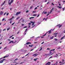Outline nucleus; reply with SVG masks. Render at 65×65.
I'll use <instances>...</instances> for the list:
<instances>
[{
    "label": "nucleus",
    "mask_w": 65,
    "mask_h": 65,
    "mask_svg": "<svg viewBox=\"0 0 65 65\" xmlns=\"http://www.w3.org/2000/svg\"><path fill=\"white\" fill-rule=\"evenodd\" d=\"M52 31H53V30L52 29L50 30L49 31H48L44 35H43V36H45V35H46V34L47 33H48V34H51V33H52Z\"/></svg>",
    "instance_id": "nucleus-1"
},
{
    "label": "nucleus",
    "mask_w": 65,
    "mask_h": 65,
    "mask_svg": "<svg viewBox=\"0 0 65 65\" xmlns=\"http://www.w3.org/2000/svg\"><path fill=\"white\" fill-rule=\"evenodd\" d=\"M14 0H11V1L10 2V3L9 2L8 3L9 4V5H11V4L12 3H13V1Z\"/></svg>",
    "instance_id": "nucleus-2"
},
{
    "label": "nucleus",
    "mask_w": 65,
    "mask_h": 65,
    "mask_svg": "<svg viewBox=\"0 0 65 65\" xmlns=\"http://www.w3.org/2000/svg\"><path fill=\"white\" fill-rule=\"evenodd\" d=\"M30 22L31 23H32V26H33V25H34V24H35V22L34 21V22H33L32 21H30Z\"/></svg>",
    "instance_id": "nucleus-3"
},
{
    "label": "nucleus",
    "mask_w": 65,
    "mask_h": 65,
    "mask_svg": "<svg viewBox=\"0 0 65 65\" xmlns=\"http://www.w3.org/2000/svg\"><path fill=\"white\" fill-rule=\"evenodd\" d=\"M51 64V62H48L45 65H50Z\"/></svg>",
    "instance_id": "nucleus-4"
},
{
    "label": "nucleus",
    "mask_w": 65,
    "mask_h": 65,
    "mask_svg": "<svg viewBox=\"0 0 65 65\" xmlns=\"http://www.w3.org/2000/svg\"><path fill=\"white\" fill-rule=\"evenodd\" d=\"M20 13H21V12H17L16 13V15H18V14H20Z\"/></svg>",
    "instance_id": "nucleus-5"
},
{
    "label": "nucleus",
    "mask_w": 65,
    "mask_h": 65,
    "mask_svg": "<svg viewBox=\"0 0 65 65\" xmlns=\"http://www.w3.org/2000/svg\"><path fill=\"white\" fill-rule=\"evenodd\" d=\"M6 2V1H4V2L3 3H2V4L1 5V6H2L4 4H5V3Z\"/></svg>",
    "instance_id": "nucleus-6"
},
{
    "label": "nucleus",
    "mask_w": 65,
    "mask_h": 65,
    "mask_svg": "<svg viewBox=\"0 0 65 65\" xmlns=\"http://www.w3.org/2000/svg\"><path fill=\"white\" fill-rule=\"evenodd\" d=\"M38 55L37 54H34L33 55V56H34V57H36Z\"/></svg>",
    "instance_id": "nucleus-7"
},
{
    "label": "nucleus",
    "mask_w": 65,
    "mask_h": 65,
    "mask_svg": "<svg viewBox=\"0 0 65 65\" xmlns=\"http://www.w3.org/2000/svg\"><path fill=\"white\" fill-rule=\"evenodd\" d=\"M55 50V49L51 50V51H50V54H51V51H54Z\"/></svg>",
    "instance_id": "nucleus-8"
},
{
    "label": "nucleus",
    "mask_w": 65,
    "mask_h": 65,
    "mask_svg": "<svg viewBox=\"0 0 65 65\" xmlns=\"http://www.w3.org/2000/svg\"><path fill=\"white\" fill-rule=\"evenodd\" d=\"M31 44V43H30V42H27V43H26V44Z\"/></svg>",
    "instance_id": "nucleus-9"
},
{
    "label": "nucleus",
    "mask_w": 65,
    "mask_h": 65,
    "mask_svg": "<svg viewBox=\"0 0 65 65\" xmlns=\"http://www.w3.org/2000/svg\"><path fill=\"white\" fill-rule=\"evenodd\" d=\"M3 13V12H2V11H1L0 12V14H1V15H2Z\"/></svg>",
    "instance_id": "nucleus-10"
},
{
    "label": "nucleus",
    "mask_w": 65,
    "mask_h": 65,
    "mask_svg": "<svg viewBox=\"0 0 65 65\" xmlns=\"http://www.w3.org/2000/svg\"><path fill=\"white\" fill-rule=\"evenodd\" d=\"M27 30H28V28H27L25 30V32H27Z\"/></svg>",
    "instance_id": "nucleus-11"
},
{
    "label": "nucleus",
    "mask_w": 65,
    "mask_h": 65,
    "mask_svg": "<svg viewBox=\"0 0 65 65\" xmlns=\"http://www.w3.org/2000/svg\"><path fill=\"white\" fill-rule=\"evenodd\" d=\"M37 59H38V58L34 59V61H36V60H37Z\"/></svg>",
    "instance_id": "nucleus-12"
},
{
    "label": "nucleus",
    "mask_w": 65,
    "mask_h": 65,
    "mask_svg": "<svg viewBox=\"0 0 65 65\" xmlns=\"http://www.w3.org/2000/svg\"><path fill=\"white\" fill-rule=\"evenodd\" d=\"M53 37H54V36H53L52 37L50 38V39H53Z\"/></svg>",
    "instance_id": "nucleus-13"
},
{
    "label": "nucleus",
    "mask_w": 65,
    "mask_h": 65,
    "mask_svg": "<svg viewBox=\"0 0 65 65\" xmlns=\"http://www.w3.org/2000/svg\"><path fill=\"white\" fill-rule=\"evenodd\" d=\"M18 60V58H16V59H15V60H14V61H17V60Z\"/></svg>",
    "instance_id": "nucleus-14"
},
{
    "label": "nucleus",
    "mask_w": 65,
    "mask_h": 65,
    "mask_svg": "<svg viewBox=\"0 0 65 65\" xmlns=\"http://www.w3.org/2000/svg\"><path fill=\"white\" fill-rule=\"evenodd\" d=\"M62 26V25H59V28H60V27H61Z\"/></svg>",
    "instance_id": "nucleus-15"
},
{
    "label": "nucleus",
    "mask_w": 65,
    "mask_h": 65,
    "mask_svg": "<svg viewBox=\"0 0 65 65\" xmlns=\"http://www.w3.org/2000/svg\"><path fill=\"white\" fill-rule=\"evenodd\" d=\"M3 62V61L1 60V61H0V63H2Z\"/></svg>",
    "instance_id": "nucleus-16"
},
{
    "label": "nucleus",
    "mask_w": 65,
    "mask_h": 65,
    "mask_svg": "<svg viewBox=\"0 0 65 65\" xmlns=\"http://www.w3.org/2000/svg\"><path fill=\"white\" fill-rule=\"evenodd\" d=\"M9 56V55H8V56H4V57H8Z\"/></svg>",
    "instance_id": "nucleus-17"
},
{
    "label": "nucleus",
    "mask_w": 65,
    "mask_h": 65,
    "mask_svg": "<svg viewBox=\"0 0 65 65\" xmlns=\"http://www.w3.org/2000/svg\"><path fill=\"white\" fill-rule=\"evenodd\" d=\"M33 18H34V17H31V18H29V19H33Z\"/></svg>",
    "instance_id": "nucleus-18"
},
{
    "label": "nucleus",
    "mask_w": 65,
    "mask_h": 65,
    "mask_svg": "<svg viewBox=\"0 0 65 65\" xmlns=\"http://www.w3.org/2000/svg\"><path fill=\"white\" fill-rule=\"evenodd\" d=\"M57 7H58L59 8L61 9V7L57 6Z\"/></svg>",
    "instance_id": "nucleus-19"
},
{
    "label": "nucleus",
    "mask_w": 65,
    "mask_h": 65,
    "mask_svg": "<svg viewBox=\"0 0 65 65\" xmlns=\"http://www.w3.org/2000/svg\"><path fill=\"white\" fill-rule=\"evenodd\" d=\"M4 58H5V57H4L3 58H0V60H1L2 59H4Z\"/></svg>",
    "instance_id": "nucleus-20"
},
{
    "label": "nucleus",
    "mask_w": 65,
    "mask_h": 65,
    "mask_svg": "<svg viewBox=\"0 0 65 65\" xmlns=\"http://www.w3.org/2000/svg\"><path fill=\"white\" fill-rule=\"evenodd\" d=\"M4 58H5V57H4L3 58H0V60H1L2 59H4Z\"/></svg>",
    "instance_id": "nucleus-21"
},
{
    "label": "nucleus",
    "mask_w": 65,
    "mask_h": 65,
    "mask_svg": "<svg viewBox=\"0 0 65 65\" xmlns=\"http://www.w3.org/2000/svg\"><path fill=\"white\" fill-rule=\"evenodd\" d=\"M13 36V35H12V36H11L10 37H9V38H11V37H12Z\"/></svg>",
    "instance_id": "nucleus-22"
},
{
    "label": "nucleus",
    "mask_w": 65,
    "mask_h": 65,
    "mask_svg": "<svg viewBox=\"0 0 65 65\" xmlns=\"http://www.w3.org/2000/svg\"><path fill=\"white\" fill-rule=\"evenodd\" d=\"M11 42H12V43H13V42H14L13 41H11Z\"/></svg>",
    "instance_id": "nucleus-23"
},
{
    "label": "nucleus",
    "mask_w": 65,
    "mask_h": 65,
    "mask_svg": "<svg viewBox=\"0 0 65 65\" xmlns=\"http://www.w3.org/2000/svg\"><path fill=\"white\" fill-rule=\"evenodd\" d=\"M63 38H64V37H63L61 38V40H62V39H63Z\"/></svg>",
    "instance_id": "nucleus-24"
},
{
    "label": "nucleus",
    "mask_w": 65,
    "mask_h": 65,
    "mask_svg": "<svg viewBox=\"0 0 65 65\" xmlns=\"http://www.w3.org/2000/svg\"><path fill=\"white\" fill-rule=\"evenodd\" d=\"M9 29H10V28H7V31H8V30H9Z\"/></svg>",
    "instance_id": "nucleus-25"
},
{
    "label": "nucleus",
    "mask_w": 65,
    "mask_h": 65,
    "mask_svg": "<svg viewBox=\"0 0 65 65\" xmlns=\"http://www.w3.org/2000/svg\"><path fill=\"white\" fill-rule=\"evenodd\" d=\"M27 28V27L26 26H25L23 27V29L24 28Z\"/></svg>",
    "instance_id": "nucleus-26"
},
{
    "label": "nucleus",
    "mask_w": 65,
    "mask_h": 65,
    "mask_svg": "<svg viewBox=\"0 0 65 65\" xmlns=\"http://www.w3.org/2000/svg\"><path fill=\"white\" fill-rule=\"evenodd\" d=\"M14 24H15V22H14L12 24V25H13Z\"/></svg>",
    "instance_id": "nucleus-27"
},
{
    "label": "nucleus",
    "mask_w": 65,
    "mask_h": 65,
    "mask_svg": "<svg viewBox=\"0 0 65 65\" xmlns=\"http://www.w3.org/2000/svg\"><path fill=\"white\" fill-rule=\"evenodd\" d=\"M37 15L36 14H34L33 15V16H36Z\"/></svg>",
    "instance_id": "nucleus-28"
},
{
    "label": "nucleus",
    "mask_w": 65,
    "mask_h": 65,
    "mask_svg": "<svg viewBox=\"0 0 65 65\" xmlns=\"http://www.w3.org/2000/svg\"><path fill=\"white\" fill-rule=\"evenodd\" d=\"M33 13H35V12H36V11H34L32 12Z\"/></svg>",
    "instance_id": "nucleus-29"
},
{
    "label": "nucleus",
    "mask_w": 65,
    "mask_h": 65,
    "mask_svg": "<svg viewBox=\"0 0 65 65\" xmlns=\"http://www.w3.org/2000/svg\"><path fill=\"white\" fill-rule=\"evenodd\" d=\"M5 60V59H4L2 60V61H4Z\"/></svg>",
    "instance_id": "nucleus-30"
},
{
    "label": "nucleus",
    "mask_w": 65,
    "mask_h": 65,
    "mask_svg": "<svg viewBox=\"0 0 65 65\" xmlns=\"http://www.w3.org/2000/svg\"><path fill=\"white\" fill-rule=\"evenodd\" d=\"M46 50H50V48H47Z\"/></svg>",
    "instance_id": "nucleus-31"
},
{
    "label": "nucleus",
    "mask_w": 65,
    "mask_h": 65,
    "mask_svg": "<svg viewBox=\"0 0 65 65\" xmlns=\"http://www.w3.org/2000/svg\"><path fill=\"white\" fill-rule=\"evenodd\" d=\"M47 13V12H44V14H46Z\"/></svg>",
    "instance_id": "nucleus-32"
},
{
    "label": "nucleus",
    "mask_w": 65,
    "mask_h": 65,
    "mask_svg": "<svg viewBox=\"0 0 65 65\" xmlns=\"http://www.w3.org/2000/svg\"><path fill=\"white\" fill-rule=\"evenodd\" d=\"M29 12V10H28L26 11V13H27V12Z\"/></svg>",
    "instance_id": "nucleus-33"
},
{
    "label": "nucleus",
    "mask_w": 65,
    "mask_h": 65,
    "mask_svg": "<svg viewBox=\"0 0 65 65\" xmlns=\"http://www.w3.org/2000/svg\"><path fill=\"white\" fill-rule=\"evenodd\" d=\"M10 43H11V41H10V42L8 44H10Z\"/></svg>",
    "instance_id": "nucleus-34"
},
{
    "label": "nucleus",
    "mask_w": 65,
    "mask_h": 65,
    "mask_svg": "<svg viewBox=\"0 0 65 65\" xmlns=\"http://www.w3.org/2000/svg\"><path fill=\"white\" fill-rule=\"evenodd\" d=\"M37 9V7H36L34 9L35 10L36 9Z\"/></svg>",
    "instance_id": "nucleus-35"
},
{
    "label": "nucleus",
    "mask_w": 65,
    "mask_h": 65,
    "mask_svg": "<svg viewBox=\"0 0 65 65\" xmlns=\"http://www.w3.org/2000/svg\"><path fill=\"white\" fill-rule=\"evenodd\" d=\"M6 13V12H5L4 14V15H5Z\"/></svg>",
    "instance_id": "nucleus-36"
},
{
    "label": "nucleus",
    "mask_w": 65,
    "mask_h": 65,
    "mask_svg": "<svg viewBox=\"0 0 65 65\" xmlns=\"http://www.w3.org/2000/svg\"><path fill=\"white\" fill-rule=\"evenodd\" d=\"M8 14H9V13H7L6 15L7 16V15H8Z\"/></svg>",
    "instance_id": "nucleus-37"
},
{
    "label": "nucleus",
    "mask_w": 65,
    "mask_h": 65,
    "mask_svg": "<svg viewBox=\"0 0 65 65\" xmlns=\"http://www.w3.org/2000/svg\"><path fill=\"white\" fill-rule=\"evenodd\" d=\"M22 26H24V24H22Z\"/></svg>",
    "instance_id": "nucleus-38"
},
{
    "label": "nucleus",
    "mask_w": 65,
    "mask_h": 65,
    "mask_svg": "<svg viewBox=\"0 0 65 65\" xmlns=\"http://www.w3.org/2000/svg\"><path fill=\"white\" fill-rule=\"evenodd\" d=\"M57 64H58V62H56V63H55V64L54 65H57Z\"/></svg>",
    "instance_id": "nucleus-39"
},
{
    "label": "nucleus",
    "mask_w": 65,
    "mask_h": 65,
    "mask_svg": "<svg viewBox=\"0 0 65 65\" xmlns=\"http://www.w3.org/2000/svg\"><path fill=\"white\" fill-rule=\"evenodd\" d=\"M55 40L56 41H57V39H55Z\"/></svg>",
    "instance_id": "nucleus-40"
},
{
    "label": "nucleus",
    "mask_w": 65,
    "mask_h": 65,
    "mask_svg": "<svg viewBox=\"0 0 65 65\" xmlns=\"http://www.w3.org/2000/svg\"><path fill=\"white\" fill-rule=\"evenodd\" d=\"M33 46V44H31L30 47H32V46Z\"/></svg>",
    "instance_id": "nucleus-41"
},
{
    "label": "nucleus",
    "mask_w": 65,
    "mask_h": 65,
    "mask_svg": "<svg viewBox=\"0 0 65 65\" xmlns=\"http://www.w3.org/2000/svg\"><path fill=\"white\" fill-rule=\"evenodd\" d=\"M7 48V47H5L4 48V50H5V49H6V48Z\"/></svg>",
    "instance_id": "nucleus-42"
},
{
    "label": "nucleus",
    "mask_w": 65,
    "mask_h": 65,
    "mask_svg": "<svg viewBox=\"0 0 65 65\" xmlns=\"http://www.w3.org/2000/svg\"><path fill=\"white\" fill-rule=\"evenodd\" d=\"M54 8H52V9H51V11H52V10H53V9H54Z\"/></svg>",
    "instance_id": "nucleus-43"
},
{
    "label": "nucleus",
    "mask_w": 65,
    "mask_h": 65,
    "mask_svg": "<svg viewBox=\"0 0 65 65\" xmlns=\"http://www.w3.org/2000/svg\"><path fill=\"white\" fill-rule=\"evenodd\" d=\"M12 20V18H11L10 19L9 21H11V20Z\"/></svg>",
    "instance_id": "nucleus-44"
},
{
    "label": "nucleus",
    "mask_w": 65,
    "mask_h": 65,
    "mask_svg": "<svg viewBox=\"0 0 65 65\" xmlns=\"http://www.w3.org/2000/svg\"><path fill=\"white\" fill-rule=\"evenodd\" d=\"M35 25H34L32 27V28H33V27H35Z\"/></svg>",
    "instance_id": "nucleus-45"
},
{
    "label": "nucleus",
    "mask_w": 65,
    "mask_h": 65,
    "mask_svg": "<svg viewBox=\"0 0 65 65\" xmlns=\"http://www.w3.org/2000/svg\"><path fill=\"white\" fill-rule=\"evenodd\" d=\"M52 12V11H50V14Z\"/></svg>",
    "instance_id": "nucleus-46"
},
{
    "label": "nucleus",
    "mask_w": 65,
    "mask_h": 65,
    "mask_svg": "<svg viewBox=\"0 0 65 65\" xmlns=\"http://www.w3.org/2000/svg\"><path fill=\"white\" fill-rule=\"evenodd\" d=\"M4 20H5V19H4V18H3L2 20V21H4Z\"/></svg>",
    "instance_id": "nucleus-47"
},
{
    "label": "nucleus",
    "mask_w": 65,
    "mask_h": 65,
    "mask_svg": "<svg viewBox=\"0 0 65 65\" xmlns=\"http://www.w3.org/2000/svg\"><path fill=\"white\" fill-rule=\"evenodd\" d=\"M37 43V42H34V43Z\"/></svg>",
    "instance_id": "nucleus-48"
},
{
    "label": "nucleus",
    "mask_w": 65,
    "mask_h": 65,
    "mask_svg": "<svg viewBox=\"0 0 65 65\" xmlns=\"http://www.w3.org/2000/svg\"><path fill=\"white\" fill-rule=\"evenodd\" d=\"M28 25H31V23H28Z\"/></svg>",
    "instance_id": "nucleus-49"
},
{
    "label": "nucleus",
    "mask_w": 65,
    "mask_h": 65,
    "mask_svg": "<svg viewBox=\"0 0 65 65\" xmlns=\"http://www.w3.org/2000/svg\"><path fill=\"white\" fill-rule=\"evenodd\" d=\"M19 17H18V18L16 19L17 20H18V19H19Z\"/></svg>",
    "instance_id": "nucleus-50"
},
{
    "label": "nucleus",
    "mask_w": 65,
    "mask_h": 65,
    "mask_svg": "<svg viewBox=\"0 0 65 65\" xmlns=\"http://www.w3.org/2000/svg\"><path fill=\"white\" fill-rule=\"evenodd\" d=\"M28 27H29V28H30L31 27V26H30V25H29Z\"/></svg>",
    "instance_id": "nucleus-51"
},
{
    "label": "nucleus",
    "mask_w": 65,
    "mask_h": 65,
    "mask_svg": "<svg viewBox=\"0 0 65 65\" xmlns=\"http://www.w3.org/2000/svg\"><path fill=\"white\" fill-rule=\"evenodd\" d=\"M39 14L38 16H37V18H38V17H39Z\"/></svg>",
    "instance_id": "nucleus-52"
},
{
    "label": "nucleus",
    "mask_w": 65,
    "mask_h": 65,
    "mask_svg": "<svg viewBox=\"0 0 65 65\" xmlns=\"http://www.w3.org/2000/svg\"><path fill=\"white\" fill-rule=\"evenodd\" d=\"M8 41H10V39H8Z\"/></svg>",
    "instance_id": "nucleus-53"
},
{
    "label": "nucleus",
    "mask_w": 65,
    "mask_h": 65,
    "mask_svg": "<svg viewBox=\"0 0 65 65\" xmlns=\"http://www.w3.org/2000/svg\"><path fill=\"white\" fill-rule=\"evenodd\" d=\"M29 54V53L28 54H27L25 56H27V55H28Z\"/></svg>",
    "instance_id": "nucleus-54"
},
{
    "label": "nucleus",
    "mask_w": 65,
    "mask_h": 65,
    "mask_svg": "<svg viewBox=\"0 0 65 65\" xmlns=\"http://www.w3.org/2000/svg\"><path fill=\"white\" fill-rule=\"evenodd\" d=\"M24 63V62H21L20 63V64H23V63Z\"/></svg>",
    "instance_id": "nucleus-55"
},
{
    "label": "nucleus",
    "mask_w": 65,
    "mask_h": 65,
    "mask_svg": "<svg viewBox=\"0 0 65 65\" xmlns=\"http://www.w3.org/2000/svg\"><path fill=\"white\" fill-rule=\"evenodd\" d=\"M62 9L63 10V11H64V8H63Z\"/></svg>",
    "instance_id": "nucleus-56"
},
{
    "label": "nucleus",
    "mask_w": 65,
    "mask_h": 65,
    "mask_svg": "<svg viewBox=\"0 0 65 65\" xmlns=\"http://www.w3.org/2000/svg\"><path fill=\"white\" fill-rule=\"evenodd\" d=\"M14 37H12V39H14Z\"/></svg>",
    "instance_id": "nucleus-57"
},
{
    "label": "nucleus",
    "mask_w": 65,
    "mask_h": 65,
    "mask_svg": "<svg viewBox=\"0 0 65 65\" xmlns=\"http://www.w3.org/2000/svg\"><path fill=\"white\" fill-rule=\"evenodd\" d=\"M43 43H44V42H42L41 44H43Z\"/></svg>",
    "instance_id": "nucleus-58"
},
{
    "label": "nucleus",
    "mask_w": 65,
    "mask_h": 65,
    "mask_svg": "<svg viewBox=\"0 0 65 65\" xmlns=\"http://www.w3.org/2000/svg\"><path fill=\"white\" fill-rule=\"evenodd\" d=\"M49 14H49V13L47 15V16H48V15H49Z\"/></svg>",
    "instance_id": "nucleus-59"
},
{
    "label": "nucleus",
    "mask_w": 65,
    "mask_h": 65,
    "mask_svg": "<svg viewBox=\"0 0 65 65\" xmlns=\"http://www.w3.org/2000/svg\"><path fill=\"white\" fill-rule=\"evenodd\" d=\"M6 30V29H4L3 30V31H5Z\"/></svg>",
    "instance_id": "nucleus-60"
},
{
    "label": "nucleus",
    "mask_w": 65,
    "mask_h": 65,
    "mask_svg": "<svg viewBox=\"0 0 65 65\" xmlns=\"http://www.w3.org/2000/svg\"><path fill=\"white\" fill-rule=\"evenodd\" d=\"M52 5H54V4H53V3H52Z\"/></svg>",
    "instance_id": "nucleus-61"
},
{
    "label": "nucleus",
    "mask_w": 65,
    "mask_h": 65,
    "mask_svg": "<svg viewBox=\"0 0 65 65\" xmlns=\"http://www.w3.org/2000/svg\"><path fill=\"white\" fill-rule=\"evenodd\" d=\"M62 61H63V62H64V59H62Z\"/></svg>",
    "instance_id": "nucleus-62"
},
{
    "label": "nucleus",
    "mask_w": 65,
    "mask_h": 65,
    "mask_svg": "<svg viewBox=\"0 0 65 65\" xmlns=\"http://www.w3.org/2000/svg\"><path fill=\"white\" fill-rule=\"evenodd\" d=\"M32 8V7L31 6L30 7V9H31V8Z\"/></svg>",
    "instance_id": "nucleus-63"
},
{
    "label": "nucleus",
    "mask_w": 65,
    "mask_h": 65,
    "mask_svg": "<svg viewBox=\"0 0 65 65\" xmlns=\"http://www.w3.org/2000/svg\"><path fill=\"white\" fill-rule=\"evenodd\" d=\"M12 9V8H10V10H11Z\"/></svg>",
    "instance_id": "nucleus-64"
}]
</instances>
